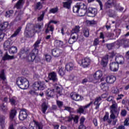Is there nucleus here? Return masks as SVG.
<instances>
[{"label": "nucleus", "instance_id": "412c9836", "mask_svg": "<svg viewBox=\"0 0 129 129\" xmlns=\"http://www.w3.org/2000/svg\"><path fill=\"white\" fill-rule=\"evenodd\" d=\"M76 66L73 62H70L66 64V70L67 71H72V70H75Z\"/></svg>", "mask_w": 129, "mask_h": 129}, {"label": "nucleus", "instance_id": "0e129e2a", "mask_svg": "<svg viewBox=\"0 0 129 129\" xmlns=\"http://www.w3.org/2000/svg\"><path fill=\"white\" fill-rule=\"evenodd\" d=\"M56 103L58 107H61V106H63V102L61 101H57Z\"/></svg>", "mask_w": 129, "mask_h": 129}, {"label": "nucleus", "instance_id": "4be33fe9", "mask_svg": "<svg viewBox=\"0 0 129 129\" xmlns=\"http://www.w3.org/2000/svg\"><path fill=\"white\" fill-rule=\"evenodd\" d=\"M82 6H83V3H79L75 5L73 9V13H79V10L81 8H82Z\"/></svg>", "mask_w": 129, "mask_h": 129}, {"label": "nucleus", "instance_id": "052dcab7", "mask_svg": "<svg viewBox=\"0 0 129 129\" xmlns=\"http://www.w3.org/2000/svg\"><path fill=\"white\" fill-rule=\"evenodd\" d=\"M19 54H20V55L21 56H22V55H23V54H26V55H27V54H28V52H27V51H26L25 50V49H22L21 50V51L20 52Z\"/></svg>", "mask_w": 129, "mask_h": 129}, {"label": "nucleus", "instance_id": "680f3d73", "mask_svg": "<svg viewBox=\"0 0 129 129\" xmlns=\"http://www.w3.org/2000/svg\"><path fill=\"white\" fill-rule=\"evenodd\" d=\"M44 16H45V14L43 13L40 17L38 18V21L39 22H41V21H43L44 19Z\"/></svg>", "mask_w": 129, "mask_h": 129}, {"label": "nucleus", "instance_id": "09e8293b", "mask_svg": "<svg viewBox=\"0 0 129 129\" xmlns=\"http://www.w3.org/2000/svg\"><path fill=\"white\" fill-rule=\"evenodd\" d=\"M109 118V113L108 112H106L105 113V115L103 118V121L105 122Z\"/></svg>", "mask_w": 129, "mask_h": 129}, {"label": "nucleus", "instance_id": "1a4fd4ad", "mask_svg": "<svg viewBox=\"0 0 129 129\" xmlns=\"http://www.w3.org/2000/svg\"><path fill=\"white\" fill-rule=\"evenodd\" d=\"M28 117V113H27V109H23L21 110L19 115V118L20 120H25Z\"/></svg>", "mask_w": 129, "mask_h": 129}, {"label": "nucleus", "instance_id": "f257e3e1", "mask_svg": "<svg viewBox=\"0 0 129 129\" xmlns=\"http://www.w3.org/2000/svg\"><path fill=\"white\" fill-rule=\"evenodd\" d=\"M40 43H41V39L37 40L34 44V48L27 55V59L29 62H34V61H35V63L40 62L41 59L40 57L37 56V54L39 53L38 48H39V44H40Z\"/></svg>", "mask_w": 129, "mask_h": 129}, {"label": "nucleus", "instance_id": "7c9ffc66", "mask_svg": "<svg viewBox=\"0 0 129 129\" xmlns=\"http://www.w3.org/2000/svg\"><path fill=\"white\" fill-rule=\"evenodd\" d=\"M18 101V98L17 97H12L9 98V102H10L11 105H16Z\"/></svg>", "mask_w": 129, "mask_h": 129}, {"label": "nucleus", "instance_id": "338daca9", "mask_svg": "<svg viewBox=\"0 0 129 129\" xmlns=\"http://www.w3.org/2000/svg\"><path fill=\"white\" fill-rule=\"evenodd\" d=\"M67 121H69V122H70L71 121H72L73 120V116L72 115H70V116H68L67 117Z\"/></svg>", "mask_w": 129, "mask_h": 129}, {"label": "nucleus", "instance_id": "58836bf2", "mask_svg": "<svg viewBox=\"0 0 129 129\" xmlns=\"http://www.w3.org/2000/svg\"><path fill=\"white\" fill-rule=\"evenodd\" d=\"M12 59H14V56H11L8 54V52H6L3 57V60L5 61L6 60H12Z\"/></svg>", "mask_w": 129, "mask_h": 129}, {"label": "nucleus", "instance_id": "2f4dec72", "mask_svg": "<svg viewBox=\"0 0 129 129\" xmlns=\"http://www.w3.org/2000/svg\"><path fill=\"white\" fill-rule=\"evenodd\" d=\"M71 4H72V1L71 0H69V1H67L66 2H63V8H65L68 10H70V9L71 8Z\"/></svg>", "mask_w": 129, "mask_h": 129}, {"label": "nucleus", "instance_id": "c03bdc74", "mask_svg": "<svg viewBox=\"0 0 129 129\" xmlns=\"http://www.w3.org/2000/svg\"><path fill=\"white\" fill-rule=\"evenodd\" d=\"M21 27H19L16 31L14 32L13 34L11 36V38H15V37H17L18 35H19V33L20 32H21Z\"/></svg>", "mask_w": 129, "mask_h": 129}, {"label": "nucleus", "instance_id": "6e6552de", "mask_svg": "<svg viewBox=\"0 0 129 129\" xmlns=\"http://www.w3.org/2000/svg\"><path fill=\"white\" fill-rule=\"evenodd\" d=\"M48 80L52 81L53 83H58V77H57V73L55 72H52L48 74Z\"/></svg>", "mask_w": 129, "mask_h": 129}, {"label": "nucleus", "instance_id": "9d476101", "mask_svg": "<svg viewBox=\"0 0 129 129\" xmlns=\"http://www.w3.org/2000/svg\"><path fill=\"white\" fill-rule=\"evenodd\" d=\"M119 45L123 46L124 48H126L129 46V40L123 38L118 41Z\"/></svg>", "mask_w": 129, "mask_h": 129}, {"label": "nucleus", "instance_id": "ddd939ff", "mask_svg": "<svg viewBox=\"0 0 129 129\" xmlns=\"http://www.w3.org/2000/svg\"><path fill=\"white\" fill-rule=\"evenodd\" d=\"M88 15H90L89 17H95L97 15V9L92 7H89L87 10Z\"/></svg>", "mask_w": 129, "mask_h": 129}, {"label": "nucleus", "instance_id": "7ed1b4c3", "mask_svg": "<svg viewBox=\"0 0 129 129\" xmlns=\"http://www.w3.org/2000/svg\"><path fill=\"white\" fill-rule=\"evenodd\" d=\"M112 105L110 107L111 113L110 117L111 119H115L119 114V110L117 109V103L115 101H112Z\"/></svg>", "mask_w": 129, "mask_h": 129}, {"label": "nucleus", "instance_id": "2eb2a0df", "mask_svg": "<svg viewBox=\"0 0 129 129\" xmlns=\"http://www.w3.org/2000/svg\"><path fill=\"white\" fill-rule=\"evenodd\" d=\"M78 34L77 33H72L71 38H70L69 40V43L70 44H73V43H75L76 41L78 39Z\"/></svg>", "mask_w": 129, "mask_h": 129}, {"label": "nucleus", "instance_id": "f8f14e48", "mask_svg": "<svg viewBox=\"0 0 129 129\" xmlns=\"http://www.w3.org/2000/svg\"><path fill=\"white\" fill-rule=\"evenodd\" d=\"M91 61V60L89 57H86L81 61V63L84 68H87V67L90 65Z\"/></svg>", "mask_w": 129, "mask_h": 129}, {"label": "nucleus", "instance_id": "de8ad7c7", "mask_svg": "<svg viewBox=\"0 0 129 129\" xmlns=\"http://www.w3.org/2000/svg\"><path fill=\"white\" fill-rule=\"evenodd\" d=\"M1 110H2V111H4V112H6L8 111V106L5 105V103H3L1 105Z\"/></svg>", "mask_w": 129, "mask_h": 129}, {"label": "nucleus", "instance_id": "bb28decb", "mask_svg": "<svg viewBox=\"0 0 129 129\" xmlns=\"http://www.w3.org/2000/svg\"><path fill=\"white\" fill-rule=\"evenodd\" d=\"M25 4V0H19L15 6V8L20 9L23 8V6Z\"/></svg>", "mask_w": 129, "mask_h": 129}, {"label": "nucleus", "instance_id": "e433bc0d", "mask_svg": "<svg viewBox=\"0 0 129 129\" xmlns=\"http://www.w3.org/2000/svg\"><path fill=\"white\" fill-rule=\"evenodd\" d=\"M80 32V26H76L74 29L72 30V34H78Z\"/></svg>", "mask_w": 129, "mask_h": 129}, {"label": "nucleus", "instance_id": "0eeeda50", "mask_svg": "<svg viewBox=\"0 0 129 129\" xmlns=\"http://www.w3.org/2000/svg\"><path fill=\"white\" fill-rule=\"evenodd\" d=\"M45 83L44 82L37 81L33 84L34 90H44L45 89Z\"/></svg>", "mask_w": 129, "mask_h": 129}, {"label": "nucleus", "instance_id": "5fc2aeb1", "mask_svg": "<svg viewBox=\"0 0 129 129\" xmlns=\"http://www.w3.org/2000/svg\"><path fill=\"white\" fill-rule=\"evenodd\" d=\"M42 4H43V2L42 3H41V2H38L36 4V9L37 10H41V9H42Z\"/></svg>", "mask_w": 129, "mask_h": 129}, {"label": "nucleus", "instance_id": "f3484780", "mask_svg": "<svg viewBox=\"0 0 129 129\" xmlns=\"http://www.w3.org/2000/svg\"><path fill=\"white\" fill-rule=\"evenodd\" d=\"M110 70L113 72H116L118 70V63L117 62H111L110 63Z\"/></svg>", "mask_w": 129, "mask_h": 129}, {"label": "nucleus", "instance_id": "f03ea898", "mask_svg": "<svg viewBox=\"0 0 129 129\" xmlns=\"http://www.w3.org/2000/svg\"><path fill=\"white\" fill-rule=\"evenodd\" d=\"M62 86L59 83H55L53 84V89H48L46 91V94L48 97H53L54 93L56 92L57 97L63 95L62 93Z\"/></svg>", "mask_w": 129, "mask_h": 129}, {"label": "nucleus", "instance_id": "49530a36", "mask_svg": "<svg viewBox=\"0 0 129 129\" xmlns=\"http://www.w3.org/2000/svg\"><path fill=\"white\" fill-rule=\"evenodd\" d=\"M84 35L86 38H88L89 37V30L87 28H85L83 30Z\"/></svg>", "mask_w": 129, "mask_h": 129}, {"label": "nucleus", "instance_id": "bf43d9fd", "mask_svg": "<svg viewBox=\"0 0 129 129\" xmlns=\"http://www.w3.org/2000/svg\"><path fill=\"white\" fill-rule=\"evenodd\" d=\"M51 55H45V59H46V61H47V62H50V61H51Z\"/></svg>", "mask_w": 129, "mask_h": 129}, {"label": "nucleus", "instance_id": "e2e57ef3", "mask_svg": "<svg viewBox=\"0 0 129 129\" xmlns=\"http://www.w3.org/2000/svg\"><path fill=\"white\" fill-rule=\"evenodd\" d=\"M121 115L122 116H125L126 115V110L123 109L121 111Z\"/></svg>", "mask_w": 129, "mask_h": 129}, {"label": "nucleus", "instance_id": "5701e85b", "mask_svg": "<svg viewBox=\"0 0 129 129\" xmlns=\"http://www.w3.org/2000/svg\"><path fill=\"white\" fill-rule=\"evenodd\" d=\"M71 96L73 100H75L76 101H79L82 100L81 96L76 93H71Z\"/></svg>", "mask_w": 129, "mask_h": 129}, {"label": "nucleus", "instance_id": "a18cd8bd", "mask_svg": "<svg viewBox=\"0 0 129 129\" xmlns=\"http://www.w3.org/2000/svg\"><path fill=\"white\" fill-rule=\"evenodd\" d=\"M58 72L60 76H63V75H65V69H64V68H60L58 69Z\"/></svg>", "mask_w": 129, "mask_h": 129}, {"label": "nucleus", "instance_id": "69168bd1", "mask_svg": "<svg viewBox=\"0 0 129 129\" xmlns=\"http://www.w3.org/2000/svg\"><path fill=\"white\" fill-rule=\"evenodd\" d=\"M29 93L31 94V95H38V93L36 92V91L33 90L30 91Z\"/></svg>", "mask_w": 129, "mask_h": 129}, {"label": "nucleus", "instance_id": "603ef678", "mask_svg": "<svg viewBox=\"0 0 129 129\" xmlns=\"http://www.w3.org/2000/svg\"><path fill=\"white\" fill-rule=\"evenodd\" d=\"M58 12V8H52L49 10L50 14H56Z\"/></svg>", "mask_w": 129, "mask_h": 129}, {"label": "nucleus", "instance_id": "393cba45", "mask_svg": "<svg viewBox=\"0 0 129 129\" xmlns=\"http://www.w3.org/2000/svg\"><path fill=\"white\" fill-rule=\"evenodd\" d=\"M115 61L117 64H123L124 61V58L122 55L118 54L116 56Z\"/></svg>", "mask_w": 129, "mask_h": 129}, {"label": "nucleus", "instance_id": "c85d7f7f", "mask_svg": "<svg viewBox=\"0 0 129 129\" xmlns=\"http://www.w3.org/2000/svg\"><path fill=\"white\" fill-rule=\"evenodd\" d=\"M93 76L94 79L96 80H98L99 79H100L101 77H102V72L101 71H98L95 73Z\"/></svg>", "mask_w": 129, "mask_h": 129}, {"label": "nucleus", "instance_id": "4c0bfd02", "mask_svg": "<svg viewBox=\"0 0 129 129\" xmlns=\"http://www.w3.org/2000/svg\"><path fill=\"white\" fill-rule=\"evenodd\" d=\"M0 79L3 81H5L7 79L6 77V74H5V70H2L0 71Z\"/></svg>", "mask_w": 129, "mask_h": 129}, {"label": "nucleus", "instance_id": "37998d69", "mask_svg": "<svg viewBox=\"0 0 129 129\" xmlns=\"http://www.w3.org/2000/svg\"><path fill=\"white\" fill-rule=\"evenodd\" d=\"M47 109H48V105L47 104H46V103H43L42 104V111L43 113H45Z\"/></svg>", "mask_w": 129, "mask_h": 129}, {"label": "nucleus", "instance_id": "6ab92c4d", "mask_svg": "<svg viewBox=\"0 0 129 129\" xmlns=\"http://www.w3.org/2000/svg\"><path fill=\"white\" fill-rule=\"evenodd\" d=\"M45 26H46V27H45V34H48L49 32H51V35H53V32H54V25L48 23L47 25H46Z\"/></svg>", "mask_w": 129, "mask_h": 129}, {"label": "nucleus", "instance_id": "423d86ee", "mask_svg": "<svg viewBox=\"0 0 129 129\" xmlns=\"http://www.w3.org/2000/svg\"><path fill=\"white\" fill-rule=\"evenodd\" d=\"M9 26L8 22H5L0 27V42L4 41V38L6 36V32H7V28Z\"/></svg>", "mask_w": 129, "mask_h": 129}, {"label": "nucleus", "instance_id": "3c124183", "mask_svg": "<svg viewBox=\"0 0 129 129\" xmlns=\"http://www.w3.org/2000/svg\"><path fill=\"white\" fill-rule=\"evenodd\" d=\"M107 13L109 17H113V15H114V11L111 9L109 10Z\"/></svg>", "mask_w": 129, "mask_h": 129}, {"label": "nucleus", "instance_id": "4468645a", "mask_svg": "<svg viewBox=\"0 0 129 129\" xmlns=\"http://www.w3.org/2000/svg\"><path fill=\"white\" fill-rule=\"evenodd\" d=\"M92 104H93V102L91 101L88 104L86 105L85 106H80L77 110V112L78 113H84V110L85 108H88V107H90V105Z\"/></svg>", "mask_w": 129, "mask_h": 129}, {"label": "nucleus", "instance_id": "864d4df0", "mask_svg": "<svg viewBox=\"0 0 129 129\" xmlns=\"http://www.w3.org/2000/svg\"><path fill=\"white\" fill-rule=\"evenodd\" d=\"M97 45H99V38H95L94 41L93 45L97 46Z\"/></svg>", "mask_w": 129, "mask_h": 129}, {"label": "nucleus", "instance_id": "c756f323", "mask_svg": "<svg viewBox=\"0 0 129 129\" xmlns=\"http://www.w3.org/2000/svg\"><path fill=\"white\" fill-rule=\"evenodd\" d=\"M33 122H34V125H35V128L36 129H43L44 125L43 123L39 121H37L35 120H33Z\"/></svg>", "mask_w": 129, "mask_h": 129}, {"label": "nucleus", "instance_id": "9b49d317", "mask_svg": "<svg viewBox=\"0 0 129 129\" xmlns=\"http://www.w3.org/2000/svg\"><path fill=\"white\" fill-rule=\"evenodd\" d=\"M63 53V50L60 48H54L51 50V54L54 57H59Z\"/></svg>", "mask_w": 129, "mask_h": 129}, {"label": "nucleus", "instance_id": "8fccbe9b", "mask_svg": "<svg viewBox=\"0 0 129 129\" xmlns=\"http://www.w3.org/2000/svg\"><path fill=\"white\" fill-rule=\"evenodd\" d=\"M91 81H92V80H89V77H87L83 79L82 84H85V83H87V82H91Z\"/></svg>", "mask_w": 129, "mask_h": 129}, {"label": "nucleus", "instance_id": "b1692460", "mask_svg": "<svg viewBox=\"0 0 129 129\" xmlns=\"http://www.w3.org/2000/svg\"><path fill=\"white\" fill-rule=\"evenodd\" d=\"M115 80H116V78L114 76H108L106 79L107 83H109V84H112V83H114Z\"/></svg>", "mask_w": 129, "mask_h": 129}, {"label": "nucleus", "instance_id": "aec40b11", "mask_svg": "<svg viewBox=\"0 0 129 129\" xmlns=\"http://www.w3.org/2000/svg\"><path fill=\"white\" fill-rule=\"evenodd\" d=\"M17 115V110L13 109L11 110L10 113V118L11 121H14L15 123H16V119L15 117Z\"/></svg>", "mask_w": 129, "mask_h": 129}, {"label": "nucleus", "instance_id": "a878e982", "mask_svg": "<svg viewBox=\"0 0 129 129\" xmlns=\"http://www.w3.org/2000/svg\"><path fill=\"white\" fill-rule=\"evenodd\" d=\"M107 63H108V55H105L102 58L101 65L103 67H105L107 65Z\"/></svg>", "mask_w": 129, "mask_h": 129}, {"label": "nucleus", "instance_id": "6e6d98bb", "mask_svg": "<svg viewBox=\"0 0 129 129\" xmlns=\"http://www.w3.org/2000/svg\"><path fill=\"white\" fill-rule=\"evenodd\" d=\"M114 45V44H113V43L107 44L106 47L108 49V50H111V49L113 48Z\"/></svg>", "mask_w": 129, "mask_h": 129}, {"label": "nucleus", "instance_id": "dca6fc26", "mask_svg": "<svg viewBox=\"0 0 129 129\" xmlns=\"http://www.w3.org/2000/svg\"><path fill=\"white\" fill-rule=\"evenodd\" d=\"M116 3V0H108L105 4V7L106 9H110V8H112L113 6Z\"/></svg>", "mask_w": 129, "mask_h": 129}, {"label": "nucleus", "instance_id": "f704fd0d", "mask_svg": "<svg viewBox=\"0 0 129 129\" xmlns=\"http://www.w3.org/2000/svg\"><path fill=\"white\" fill-rule=\"evenodd\" d=\"M5 119H6V117H5V116H0V123L2 129L5 128Z\"/></svg>", "mask_w": 129, "mask_h": 129}, {"label": "nucleus", "instance_id": "13d9d810", "mask_svg": "<svg viewBox=\"0 0 129 129\" xmlns=\"http://www.w3.org/2000/svg\"><path fill=\"white\" fill-rule=\"evenodd\" d=\"M96 2H97V3H98V4L100 6V10L101 11H102V9L103 8V5H102V2H101V1H100V0H96Z\"/></svg>", "mask_w": 129, "mask_h": 129}, {"label": "nucleus", "instance_id": "a19ab883", "mask_svg": "<svg viewBox=\"0 0 129 129\" xmlns=\"http://www.w3.org/2000/svg\"><path fill=\"white\" fill-rule=\"evenodd\" d=\"M100 87L101 89H104V90H108V84L106 83H102L100 84Z\"/></svg>", "mask_w": 129, "mask_h": 129}, {"label": "nucleus", "instance_id": "39448f33", "mask_svg": "<svg viewBox=\"0 0 129 129\" xmlns=\"http://www.w3.org/2000/svg\"><path fill=\"white\" fill-rule=\"evenodd\" d=\"M36 32L37 30L34 27V25L29 23L26 26L25 35H26V37H32Z\"/></svg>", "mask_w": 129, "mask_h": 129}, {"label": "nucleus", "instance_id": "4d7b16f0", "mask_svg": "<svg viewBox=\"0 0 129 129\" xmlns=\"http://www.w3.org/2000/svg\"><path fill=\"white\" fill-rule=\"evenodd\" d=\"M85 118L83 116L81 117L80 119V125H84V121H85Z\"/></svg>", "mask_w": 129, "mask_h": 129}, {"label": "nucleus", "instance_id": "774afa93", "mask_svg": "<svg viewBox=\"0 0 129 129\" xmlns=\"http://www.w3.org/2000/svg\"><path fill=\"white\" fill-rule=\"evenodd\" d=\"M124 125H129V118H126L124 121Z\"/></svg>", "mask_w": 129, "mask_h": 129}, {"label": "nucleus", "instance_id": "20e7f679", "mask_svg": "<svg viewBox=\"0 0 129 129\" xmlns=\"http://www.w3.org/2000/svg\"><path fill=\"white\" fill-rule=\"evenodd\" d=\"M16 84L21 89H27L29 88V81L26 78L20 77L17 78Z\"/></svg>", "mask_w": 129, "mask_h": 129}, {"label": "nucleus", "instance_id": "ea45409f", "mask_svg": "<svg viewBox=\"0 0 129 129\" xmlns=\"http://www.w3.org/2000/svg\"><path fill=\"white\" fill-rule=\"evenodd\" d=\"M54 46L61 48L63 46V42L60 40H55L54 42Z\"/></svg>", "mask_w": 129, "mask_h": 129}, {"label": "nucleus", "instance_id": "72a5a7b5", "mask_svg": "<svg viewBox=\"0 0 129 129\" xmlns=\"http://www.w3.org/2000/svg\"><path fill=\"white\" fill-rule=\"evenodd\" d=\"M9 51L10 54H16L18 52V48L16 46H12L9 48Z\"/></svg>", "mask_w": 129, "mask_h": 129}, {"label": "nucleus", "instance_id": "c9c22d12", "mask_svg": "<svg viewBox=\"0 0 129 129\" xmlns=\"http://www.w3.org/2000/svg\"><path fill=\"white\" fill-rule=\"evenodd\" d=\"M114 8L116 11H118V12H122L123 11V8L119 6V4L115 3L114 5Z\"/></svg>", "mask_w": 129, "mask_h": 129}, {"label": "nucleus", "instance_id": "79ce46f5", "mask_svg": "<svg viewBox=\"0 0 129 129\" xmlns=\"http://www.w3.org/2000/svg\"><path fill=\"white\" fill-rule=\"evenodd\" d=\"M13 14L14 10H9L6 12L5 17H6V18H11V17L13 16Z\"/></svg>", "mask_w": 129, "mask_h": 129}, {"label": "nucleus", "instance_id": "a211bd4d", "mask_svg": "<svg viewBox=\"0 0 129 129\" xmlns=\"http://www.w3.org/2000/svg\"><path fill=\"white\" fill-rule=\"evenodd\" d=\"M87 9V7L85 4L83 3V6H82V8H81V9H80L79 12L80 14V16L81 17H83V16H85V14H86L87 10H86Z\"/></svg>", "mask_w": 129, "mask_h": 129}, {"label": "nucleus", "instance_id": "cd10ccee", "mask_svg": "<svg viewBox=\"0 0 129 129\" xmlns=\"http://www.w3.org/2000/svg\"><path fill=\"white\" fill-rule=\"evenodd\" d=\"M100 101H101V97H99L96 98L94 102V105H96L95 109H98V108H99V105H100V103H99Z\"/></svg>", "mask_w": 129, "mask_h": 129}, {"label": "nucleus", "instance_id": "473e14b6", "mask_svg": "<svg viewBox=\"0 0 129 129\" xmlns=\"http://www.w3.org/2000/svg\"><path fill=\"white\" fill-rule=\"evenodd\" d=\"M12 45V42L9 40L5 41L4 44V48L5 50H9L10 49V47H11Z\"/></svg>", "mask_w": 129, "mask_h": 129}]
</instances>
